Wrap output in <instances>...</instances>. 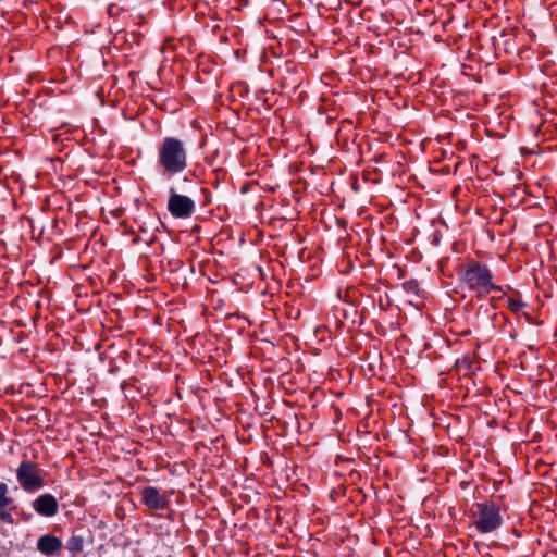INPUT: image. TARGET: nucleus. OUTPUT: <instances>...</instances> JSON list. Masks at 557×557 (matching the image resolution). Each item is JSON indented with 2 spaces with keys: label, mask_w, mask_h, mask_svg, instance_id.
<instances>
[{
  "label": "nucleus",
  "mask_w": 557,
  "mask_h": 557,
  "mask_svg": "<svg viewBox=\"0 0 557 557\" xmlns=\"http://www.w3.org/2000/svg\"><path fill=\"white\" fill-rule=\"evenodd\" d=\"M187 148L176 137H165L158 148V165L169 176L184 172L188 166Z\"/></svg>",
  "instance_id": "f257e3e1"
},
{
  "label": "nucleus",
  "mask_w": 557,
  "mask_h": 557,
  "mask_svg": "<svg viewBox=\"0 0 557 557\" xmlns=\"http://www.w3.org/2000/svg\"><path fill=\"white\" fill-rule=\"evenodd\" d=\"M473 512L474 527L480 533H491L503 524L500 507L494 502H484L475 505Z\"/></svg>",
  "instance_id": "7ed1b4c3"
},
{
  "label": "nucleus",
  "mask_w": 557,
  "mask_h": 557,
  "mask_svg": "<svg viewBox=\"0 0 557 557\" xmlns=\"http://www.w3.org/2000/svg\"><path fill=\"white\" fill-rule=\"evenodd\" d=\"M62 548V541L51 534H45L37 541V549L46 555L53 556Z\"/></svg>",
  "instance_id": "6e6552de"
},
{
  "label": "nucleus",
  "mask_w": 557,
  "mask_h": 557,
  "mask_svg": "<svg viewBox=\"0 0 557 557\" xmlns=\"http://www.w3.org/2000/svg\"><path fill=\"white\" fill-rule=\"evenodd\" d=\"M8 485L3 482L0 483V509L1 508H8L12 503L13 499L8 497Z\"/></svg>",
  "instance_id": "9b49d317"
},
{
  "label": "nucleus",
  "mask_w": 557,
  "mask_h": 557,
  "mask_svg": "<svg viewBox=\"0 0 557 557\" xmlns=\"http://www.w3.org/2000/svg\"><path fill=\"white\" fill-rule=\"evenodd\" d=\"M32 506L34 510L42 517H54L59 511L58 499L49 493L39 495L33 500Z\"/></svg>",
  "instance_id": "423d86ee"
},
{
  "label": "nucleus",
  "mask_w": 557,
  "mask_h": 557,
  "mask_svg": "<svg viewBox=\"0 0 557 557\" xmlns=\"http://www.w3.org/2000/svg\"><path fill=\"white\" fill-rule=\"evenodd\" d=\"M168 210L173 218L188 219L194 214L196 205L191 198L177 194L175 188L172 187L170 188Z\"/></svg>",
  "instance_id": "39448f33"
},
{
  "label": "nucleus",
  "mask_w": 557,
  "mask_h": 557,
  "mask_svg": "<svg viewBox=\"0 0 557 557\" xmlns=\"http://www.w3.org/2000/svg\"><path fill=\"white\" fill-rule=\"evenodd\" d=\"M524 307H525V302H523L521 300H516V299H512V298L508 299V308L513 313H518Z\"/></svg>",
  "instance_id": "f8f14e48"
},
{
  "label": "nucleus",
  "mask_w": 557,
  "mask_h": 557,
  "mask_svg": "<svg viewBox=\"0 0 557 557\" xmlns=\"http://www.w3.org/2000/svg\"><path fill=\"white\" fill-rule=\"evenodd\" d=\"M16 479L25 492H35L45 486L42 470L29 460H23L16 469Z\"/></svg>",
  "instance_id": "20e7f679"
},
{
  "label": "nucleus",
  "mask_w": 557,
  "mask_h": 557,
  "mask_svg": "<svg viewBox=\"0 0 557 557\" xmlns=\"http://www.w3.org/2000/svg\"><path fill=\"white\" fill-rule=\"evenodd\" d=\"M0 519L7 523H13L14 519L10 512L7 511V508L0 509Z\"/></svg>",
  "instance_id": "ddd939ff"
},
{
  "label": "nucleus",
  "mask_w": 557,
  "mask_h": 557,
  "mask_svg": "<svg viewBox=\"0 0 557 557\" xmlns=\"http://www.w3.org/2000/svg\"><path fill=\"white\" fill-rule=\"evenodd\" d=\"M455 367L459 374L470 375L472 372V359L469 356H463L456 360Z\"/></svg>",
  "instance_id": "9d476101"
},
{
  "label": "nucleus",
  "mask_w": 557,
  "mask_h": 557,
  "mask_svg": "<svg viewBox=\"0 0 557 557\" xmlns=\"http://www.w3.org/2000/svg\"><path fill=\"white\" fill-rule=\"evenodd\" d=\"M405 288L409 292H417L418 284L416 281H409L405 283Z\"/></svg>",
  "instance_id": "4468645a"
},
{
  "label": "nucleus",
  "mask_w": 557,
  "mask_h": 557,
  "mask_svg": "<svg viewBox=\"0 0 557 557\" xmlns=\"http://www.w3.org/2000/svg\"><path fill=\"white\" fill-rule=\"evenodd\" d=\"M141 502L145 506L152 510H163L169 505V499L165 495L154 486H146L141 491Z\"/></svg>",
  "instance_id": "0eeeda50"
},
{
  "label": "nucleus",
  "mask_w": 557,
  "mask_h": 557,
  "mask_svg": "<svg viewBox=\"0 0 557 557\" xmlns=\"http://www.w3.org/2000/svg\"><path fill=\"white\" fill-rule=\"evenodd\" d=\"M461 283L478 297L488 295L493 290H502V287L493 283V274L487 265L480 262H471L459 272Z\"/></svg>",
  "instance_id": "f03ea898"
},
{
  "label": "nucleus",
  "mask_w": 557,
  "mask_h": 557,
  "mask_svg": "<svg viewBox=\"0 0 557 557\" xmlns=\"http://www.w3.org/2000/svg\"><path fill=\"white\" fill-rule=\"evenodd\" d=\"M85 540L83 535L73 533L72 536L66 542V549L72 555H77L83 552Z\"/></svg>",
  "instance_id": "1a4fd4ad"
}]
</instances>
